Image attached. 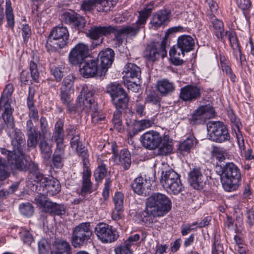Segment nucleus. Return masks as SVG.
<instances>
[{
    "label": "nucleus",
    "instance_id": "423d86ee",
    "mask_svg": "<svg viewBox=\"0 0 254 254\" xmlns=\"http://www.w3.org/2000/svg\"><path fill=\"white\" fill-rule=\"evenodd\" d=\"M209 139L214 142L223 143L230 139V134L223 123L210 121L207 124Z\"/></svg>",
    "mask_w": 254,
    "mask_h": 254
},
{
    "label": "nucleus",
    "instance_id": "72a5a7b5",
    "mask_svg": "<svg viewBox=\"0 0 254 254\" xmlns=\"http://www.w3.org/2000/svg\"><path fill=\"white\" fill-rule=\"evenodd\" d=\"M111 100L116 108V110H119V109L124 110L127 108L128 106L129 98L127 93L125 92V93L121 95L113 98Z\"/></svg>",
    "mask_w": 254,
    "mask_h": 254
},
{
    "label": "nucleus",
    "instance_id": "c9c22d12",
    "mask_svg": "<svg viewBox=\"0 0 254 254\" xmlns=\"http://www.w3.org/2000/svg\"><path fill=\"white\" fill-rule=\"evenodd\" d=\"M107 92L110 94L111 100L126 92L122 85L117 82L109 84L107 87Z\"/></svg>",
    "mask_w": 254,
    "mask_h": 254
},
{
    "label": "nucleus",
    "instance_id": "603ef678",
    "mask_svg": "<svg viewBox=\"0 0 254 254\" xmlns=\"http://www.w3.org/2000/svg\"><path fill=\"white\" fill-rule=\"evenodd\" d=\"M19 211L21 214L27 217H30L33 215L34 208L32 204L29 203H23L19 207Z\"/></svg>",
    "mask_w": 254,
    "mask_h": 254
},
{
    "label": "nucleus",
    "instance_id": "f257e3e1",
    "mask_svg": "<svg viewBox=\"0 0 254 254\" xmlns=\"http://www.w3.org/2000/svg\"><path fill=\"white\" fill-rule=\"evenodd\" d=\"M0 107L4 108V112L2 113L1 116L6 125L5 132L11 139L13 149V152H11L5 148H0V152L6 156L7 162L12 167L21 171L24 170L26 168L23 161L26 145L24 134L20 129L15 127L12 116L13 109L4 101L1 102Z\"/></svg>",
    "mask_w": 254,
    "mask_h": 254
},
{
    "label": "nucleus",
    "instance_id": "49530a36",
    "mask_svg": "<svg viewBox=\"0 0 254 254\" xmlns=\"http://www.w3.org/2000/svg\"><path fill=\"white\" fill-rule=\"evenodd\" d=\"M122 112L119 110H116L114 113L113 118L112 120L114 127L119 132L123 131L124 128L122 125V121L121 117Z\"/></svg>",
    "mask_w": 254,
    "mask_h": 254
},
{
    "label": "nucleus",
    "instance_id": "1a4fd4ad",
    "mask_svg": "<svg viewBox=\"0 0 254 254\" xmlns=\"http://www.w3.org/2000/svg\"><path fill=\"white\" fill-rule=\"evenodd\" d=\"M156 180V171L155 170L152 177H149L148 182L146 179H144L142 177L136 178L132 184V188L135 193L141 196H147L151 192L150 186L155 182Z\"/></svg>",
    "mask_w": 254,
    "mask_h": 254
},
{
    "label": "nucleus",
    "instance_id": "a211bd4d",
    "mask_svg": "<svg viewBox=\"0 0 254 254\" xmlns=\"http://www.w3.org/2000/svg\"><path fill=\"white\" fill-rule=\"evenodd\" d=\"M140 141L145 148L155 149L159 146V133L153 130L147 131L141 136Z\"/></svg>",
    "mask_w": 254,
    "mask_h": 254
},
{
    "label": "nucleus",
    "instance_id": "09e8293b",
    "mask_svg": "<svg viewBox=\"0 0 254 254\" xmlns=\"http://www.w3.org/2000/svg\"><path fill=\"white\" fill-rule=\"evenodd\" d=\"M171 12L170 9L164 8L160 10V26H165L170 20Z\"/></svg>",
    "mask_w": 254,
    "mask_h": 254
},
{
    "label": "nucleus",
    "instance_id": "a19ab883",
    "mask_svg": "<svg viewBox=\"0 0 254 254\" xmlns=\"http://www.w3.org/2000/svg\"><path fill=\"white\" fill-rule=\"evenodd\" d=\"M225 37L228 38L230 45L235 53L236 52H240V46L235 32L227 31L224 34V38Z\"/></svg>",
    "mask_w": 254,
    "mask_h": 254
},
{
    "label": "nucleus",
    "instance_id": "f704fd0d",
    "mask_svg": "<svg viewBox=\"0 0 254 254\" xmlns=\"http://www.w3.org/2000/svg\"><path fill=\"white\" fill-rule=\"evenodd\" d=\"M71 147L75 150L78 155L84 158L86 157L87 153L82 145L79 141V136L78 134H75L70 140Z\"/></svg>",
    "mask_w": 254,
    "mask_h": 254
},
{
    "label": "nucleus",
    "instance_id": "cd10ccee",
    "mask_svg": "<svg viewBox=\"0 0 254 254\" xmlns=\"http://www.w3.org/2000/svg\"><path fill=\"white\" fill-rule=\"evenodd\" d=\"M159 44L158 42H151L146 47L144 52V57L147 60L154 62L159 56Z\"/></svg>",
    "mask_w": 254,
    "mask_h": 254
},
{
    "label": "nucleus",
    "instance_id": "aec40b11",
    "mask_svg": "<svg viewBox=\"0 0 254 254\" xmlns=\"http://www.w3.org/2000/svg\"><path fill=\"white\" fill-rule=\"evenodd\" d=\"M140 238V235L135 234L129 236L123 245L115 249L116 254H132L131 247L135 245Z\"/></svg>",
    "mask_w": 254,
    "mask_h": 254
},
{
    "label": "nucleus",
    "instance_id": "6ab92c4d",
    "mask_svg": "<svg viewBox=\"0 0 254 254\" xmlns=\"http://www.w3.org/2000/svg\"><path fill=\"white\" fill-rule=\"evenodd\" d=\"M112 151L114 162L117 164L122 166L124 169H128L131 163V156L128 150L126 149H123L121 150L120 154L117 155V151L115 147H113Z\"/></svg>",
    "mask_w": 254,
    "mask_h": 254
},
{
    "label": "nucleus",
    "instance_id": "6e6d98bb",
    "mask_svg": "<svg viewBox=\"0 0 254 254\" xmlns=\"http://www.w3.org/2000/svg\"><path fill=\"white\" fill-rule=\"evenodd\" d=\"M50 244L45 239H41L38 243L39 254H48L50 250Z\"/></svg>",
    "mask_w": 254,
    "mask_h": 254
},
{
    "label": "nucleus",
    "instance_id": "ddd939ff",
    "mask_svg": "<svg viewBox=\"0 0 254 254\" xmlns=\"http://www.w3.org/2000/svg\"><path fill=\"white\" fill-rule=\"evenodd\" d=\"M201 89L195 85H187L180 89V99L185 102L191 103L200 98Z\"/></svg>",
    "mask_w": 254,
    "mask_h": 254
},
{
    "label": "nucleus",
    "instance_id": "393cba45",
    "mask_svg": "<svg viewBox=\"0 0 254 254\" xmlns=\"http://www.w3.org/2000/svg\"><path fill=\"white\" fill-rule=\"evenodd\" d=\"M197 141L193 135H190L180 142L178 147L179 152L183 155L188 154L197 144Z\"/></svg>",
    "mask_w": 254,
    "mask_h": 254
},
{
    "label": "nucleus",
    "instance_id": "4d7b16f0",
    "mask_svg": "<svg viewBox=\"0 0 254 254\" xmlns=\"http://www.w3.org/2000/svg\"><path fill=\"white\" fill-rule=\"evenodd\" d=\"M71 90L67 89L65 88H62L61 89V99L62 103L64 105H68L69 103L71 102V99L70 98V91Z\"/></svg>",
    "mask_w": 254,
    "mask_h": 254
},
{
    "label": "nucleus",
    "instance_id": "864d4df0",
    "mask_svg": "<svg viewBox=\"0 0 254 254\" xmlns=\"http://www.w3.org/2000/svg\"><path fill=\"white\" fill-rule=\"evenodd\" d=\"M47 212L53 213L57 215H63L65 213V208L64 205L57 204L52 202V205Z\"/></svg>",
    "mask_w": 254,
    "mask_h": 254
},
{
    "label": "nucleus",
    "instance_id": "774afa93",
    "mask_svg": "<svg viewBox=\"0 0 254 254\" xmlns=\"http://www.w3.org/2000/svg\"><path fill=\"white\" fill-rule=\"evenodd\" d=\"M22 35L25 42H26L31 34L30 27L28 24H23L22 28Z\"/></svg>",
    "mask_w": 254,
    "mask_h": 254
},
{
    "label": "nucleus",
    "instance_id": "a18cd8bd",
    "mask_svg": "<svg viewBox=\"0 0 254 254\" xmlns=\"http://www.w3.org/2000/svg\"><path fill=\"white\" fill-rule=\"evenodd\" d=\"M155 91H151L145 98V102L157 105L159 101V81L156 82Z\"/></svg>",
    "mask_w": 254,
    "mask_h": 254
},
{
    "label": "nucleus",
    "instance_id": "ea45409f",
    "mask_svg": "<svg viewBox=\"0 0 254 254\" xmlns=\"http://www.w3.org/2000/svg\"><path fill=\"white\" fill-rule=\"evenodd\" d=\"M183 185L181 183L180 177H178L176 180L173 181L172 183L169 184V186L167 187L164 189L170 193L178 194L183 190Z\"/></svg>",
    "mask_w": 254,
    "mask_h": 254
},
{
    "label": "nucleus",
    "instance_id": "c03bdc74",
    "mask_svg": "<svg viewBox=\"0 0 254 254\" xmlns=\"http://www.w3.org/2000/svg\"><path fill=\"white\" fill-rule=\"evenodd\" d=\"M39 147L43 157L45 159L48 160L52 153V145L43 140L40 142Z\"/></svg>",
    "mask_w": 254,
    "mask_h": 254
},
{
    "label": "nucleus",
    "instance_id": "58836bf2",
    "mask_svg": "<svg viewBox=\"0 0 254 254\" xmlns=\"http://www.w3.org/2000/svg\"><path fill=\"white\" fill-rule=\"evenodd\" d=\"M55 250L52 254H70L69 244L64 241H59L54 245Z\"/></svg>",
    "mask_w": 254,
    "mask_h": 254
},
{
    "label": "nucleus",
    "instance_id": "bb28decb",
    "mask_svg": "<svg viewBox=\"0 0 254 254\" xmlns=\"http://www.w3.org/2000/svg\"><path fill=\"white\" fill-rule=\"evenodd\" d=\"M64 123L59 120L55 126L52 139L56 142V145L64 144Z\"/></svg>",
    "mask_w": 254,
    "mask_h": 254
},
{
    "label": "nucleus",
    "instance_id": "bf43d9fd",
    "mask_svg": "<svg viewBox=\"0 0 254 254\" xmlns=\"http://www.w3.org/2000/svg\"><path fill=\"white\" fill-rule=\"evenodd\" d=\"M30 69L31 71V77L35 82H39V73L37 69L36 63L33 61L30 62Z\"/></svg>",
    "mask_w": 254,
    "mask_h": 254
},
{
    "label": "nucleus",
    "instance_id": "9d476101",
    "mask_svg": "<svg viewBox=\"0 0 254 254\" xmlns=\"http://www.w3.org/2000/svg\"><path fill=\"white\" fill-rule=\"evenodd\" d=\"M214 108L210 105L199 107L191 115V121L193 124H203L207 120L215 116Z\"/></svg>",
    "mask_w": 254,
    "mask_h": 254
},
{
    "label": "nucleus",
    "instance_id": "f8f14e48",
    "mask_svg": "<svg viewBox=\"0 0 254 254\" xmlns=\"http://www.w3.org/2000/svg\"><path fill=\"white\" fill-rule=\"evenodd\" d=\"M79 64V72L84 77L89 78L97 76L100 77V75L99 66L98 67L96 61L94 59L84 60Z\"/></svg>",
    "mask_w": 254,
    "mask_h": 254
},
{
    "label": "nucleus",
    "instance_id": "c85d7f7f",
    "mask_svg": "<svg viewBox=\"0 0 254 254\" xmlns=\"http://www.w3.org/2000/svg\"><path fill=\"white\" fill-rule=\"evenodd\" d=\"M45 191L48 195L54 196L61 191V187L59 181L55 178L50 177L44 186Z\"/></svg>",
    "mask_w": 254,
    "mask_h": 254
},
{
    "label": "nucleus",
    "instance_id": "20e7f679",
    "mask_svg": "<svg viewBox=\"0 0 254 254\" xmlns=\"http://www.w3.org/2000/svg\"><path fill=\"white\" fill-rule=\"evenodd\" d=\"M241 179V172L238 167L233 162L227 163L222 168L220 175L221 182L224 189L227 191L237 190Z\"/></svg>",
    "mask_w": 254,
    "mask_h": 254
},
{
    "label": "nucleus",
    "instance_id": "5701e85b",
    "mask_svg": "<svg viewBox=\"0 0 254 254\" xmlns=\"http://www.w3.org/2000/svg\"><path fill=\"white\" fill-rule=\"evenodd\" d=\"M173 143L170 138L168 131L164 133L163 137L160 136V155L166 156L170 154L173 150Z\"/></svg>",
    "mask_w": 254,
    "mask_h": 254
},
{
    "label": "nucleus",
    "instance_id": "e433bc0d",
    "mask_svg": "<svg viewBox=\"0 0 254 254\" xmlns=\"http://www.w3.org/2000/svg\"><path fill=\"white\" fill-rule=\"evenodd\" d=\"M175 87L172 82L168 79H164L160 80V96H165L172 93Z\"/></svg>",
    "mask_w": 254,
    "mask_h": 254
},
{
    "label": "nucleus",
    "instance_id": "2f4dec72",
    "mask_svg": "<svg viewBox=\"0 0 254 254\" xmlns=\"http://www.w3.org/2000/svg\"><path fill=\"white\" fill-rule=\"evenodd\" d=\"M172 202L165 194L160 193V217L162 216L171 209Z\"/></svg>",
    "mask_w": 254,
    "mask_h": 254
},
{
    "label": "nucleus",
    "instance_id": "7c9ffc66",
    "mask_svg": "<svg viewBox=\"0 0 254 254\" xmlns=\"http://www.w3.org/2000/svg\"><path fill=\"white\" fill-rule=\"evenodd\" d=\"M124 72L127 78H137L139 79L140 77L141 71L140 68L136 64L132 63H128L126 65L124 68Z\"/></svg>",
    "mask_w": 254,
    "mask_h": 254
},
{
    "label": "nucleus",
    "instance_id": "052dcab7",
    "mask_svg": "<svg viewBox=\"0 0 254 254\" xmlns=\"http://www.w3.org/2000/svg\"><path fill=\"white\" fill-rule=\"evenodd\" d=\"M27 145L29 147L36 146L38 141V134L36 131L27 133Z\"/></svg>",
    "mask_w": 254,
    "mask_h": 254
},
{
    "label": "nucleus",
    "instance_id": "f03ea898",
    "mask_svg": "<svg viewBox=\"0 0 254 254\" xmlns=\"http://www.w3.org/2000/svg\"><path fill=\"white\" fill-rule=\"evenodd\" d=\"M151 13L150 8H145L139 12L138 19L136 21L137 25L127 26L120 29L114 27H93L87 33V36L95 40L93 42V48L100 45L102 42L103 36H106L111 33L115 34L116 45L119 46L122 43L125 37L135 36L139 31L138 25L144 24L146 20Z\"/></svg>",
    "mask_w": 254,
    "mask_h": 254
},
{
    "label": "nucleus",
    "instance_id": "5fc2aeb1",
    "mask_svg": "<svg viewBox=\"0 0 254 254\" xmlns=\"http://www.w3.org/2000/svg\"><path fill=\"white\" fill-rule=\"evenodd\" d=\"M98 0H84L81 9L85 12L91 11L96 6Z\"/></svg>",
    "mask_w": 254,
    "mask_h": 254
},
{
    "label": "nucleus",
    "instance_id": "dca6fc26",
    "mask_svg": "<svg viewBox=\"0 0 254 254\" xmlns=\"http://www.w3.org/2000/svg\"><path fill=\"white\" fill-rule=\"evenodd\" d=\"M146 210L153 222H157L159 217V193L150 196L147 199Z\"/></svg>",
    "mask_w": 254,
    "mask_h": 254
},
{
    "label": "nucleus",
    "instance_id": "3c124183",
    "mask_svg": "<svg viewBox=\"0 0 254 254\" xmlns=\"http://www.w3.org/2000/svg\"><path fill=\"white\" fill-rule=\"evenodd\" d=\"M206 2L207 3L209 7L206 12V14L208 18H210V17H215L218 8V4L213 0H206Z\"/></svg>",
    "mask_w": 254,
    "mask_h": 254
},
{
    "label": "nucleus",
    "instance_id": "8fccbe9b",
    "mask_svg": "<svg viewBox=\"0 0 254 254\" xmlns=\"http://www.w3.org/2000/svg\"><path fill=\"white\" fill-rule=\"evenodd\" d=\"M96 6L98 11L107 12L114 6V4L111 0H98Z\"/></svg>",
    "mask_w": 254,
    "mask_h": 254
},
{
    "label": "nucleus",
    "instance_id": "69168bd1",
    "mask_svg": "<svg viewBox=\"0 0 254 254\" xmlns=\"http://www.w3.org/2000/svg\"><path fill=\"white\" fill-rule=\"evenodd\" d=\"M154 124V120L153 119H152L151 120H143L140 121H138L137 123V124L140 127L139 131H141L142 130L151 127Z\"/></svg>",
    "mask_w": 254,
    "mask_h": 254
},
{
    "label": "nucleus",
    "instance_id": "4c0bfd02",
    "mask_svg": "<svg viewBox=\"0 0 254 254\" xmlns=\"http://www.w3.org/2000/svg\"><path fill=\"white\" fill-rule=\"evenodd\" d=\"M35 201L42 211L45 212L49 210V208L52 205V202L49 201L45 195L42 194H39L35 197Z\"/></svg>",
    "mask_w": 254,
    "mask_h": 254
},
{
    "label": "nucleus",
    "instance_id": "f3484780",
    "mask_svg": "<svg viewBox=\"0 0 254 254\" xmlns=\"http://www.w3.org/2000/svg\"><path fill=\"white\" fill-rule=\"evenodd\" d=\"M189 182L194 189L201 190L205 185L206 178L200 168H194L189 174Z\"/></svg>",
    "mask_w": 254,
    "mask_h": 254
},
{
    "label": "nucleus",
    "instance_id": "0e129e2a",
    "mask_svg": "<svg viewBox=\"0 0 254 254\" xmlns=\"http://www.w3.org/2000/svg\"><path fill=\"white\" fill-rule=\"evenodd\" d=\"M134 115L131 112L127 113L126 115V124L127 126L130 129L131 127L134 125L135 124H137L135 118H134Z\"/></svg>",
    "mask_w": 254,
    "mask_h": 254
},
{
    "label": "nucleus",
    "instance_id": "2eb2a0df",
    "mask_svg": "<svg viewBox=\"0 0 254 254\" xmlns=\"http://www.w3.org/2000/svg\"><path fill=\"white\" fill-rule=\"evenodd\" d=\"M62 19L65 23L78 30L83 29L85 25L83 17L73 11L64 12L62 15Z\"/></svg>",
    "mask_w": 254,
    "mask_h": 254
},
{
    "label": "nucleus",
    "instance_id": "79ce46f5",
    "mask_svg": "<svg viewBox=\"0 0 254 254\" xmlns=\"http://www.w3.org/2000/svg\"><path fill=\"white\" fill-rule=\"evenodd\" d=\"M169 55L171 63L174 65L177 66L181 65L184 64V61L182 59L183 57L182 56L181 52H178L177 53L175 47L171 48L169 51Z\"/></svg>",
    "mask_w": 254,
    "mask_h": 254
},
{
    "label": "nucleus",
    "instance_id": "412c9836",
    "mask_svg": "<svg viewBox=\"0 0 254 254\" xmlns=\"http://www.w3.org/2000/svg\"><path fill=\"white\" fill-rule=\"evenodd\" d=\"M177 46L181 51L182 57H184L185 52H189L193 49L194 41L189 35H182L178 39Z\"/></svg>",
    "mask_w": 254,
    "mask_h": 254
},
{
    "label": "nucleus",
    "instance_id": "680f3d73",
    "mask_svg": "<svg viewBox=\"0 0 254 254\" xmlns=\"http://www.w3.org/2000/svg\"><path fill=\"white\" fill-rule=\"evenodd\" d=\"M124 195L121 192L115 193L113 197V202L115 207H124Z\"/></svg>",
    "mask_w": 254,
    "mask_h": 254
},
{
    "label": "nucleus",
    "instance_id": "13d9d810",
    "mask_svg": "<svg viewBox=\"0 0 254 254\" xmlns=\"http://www.w3.org/2000/svg\"><path fill=\"white\" fill-rule=\"evenodd\" d=\"M124 207H115L112 213V218L115 221L123 219L124 217Z\"/></svg>",
    "mask_w": 254,
    "mask_h": 254
},
{
    "label": "nucleus",
    "instance_id": "37998d69",
    "mask_svg": "<svg viewBox=\"0 0 254 254\" xmlns=\"http://www.w3.org/2000/svg\"><path fill=\"white\" fill-rule=\"evenodd\" d=\"M107 173L106 165L103 163L99 165L94 172V176L96 182H101Z\"/></svg>",
    "mask_w": 254,
    "mask_h": 254
},
{
    "label": "nucleus",
    "instance_id": "4468645a",
    "mask_svg": "<svg viewBox=\"0 0 254 254\" xmlns=\"http://www.w3.org/2000/svg\"><path fill=\"white\" fill-rule=\"evenodd\" d=\"M115 53L111 49H106L101 51L98 56V62L100 69V75H105L108 69L112 64Z\"/></svg>",
    "mask_w": 254,
    "mask_h": 254
},
{
    "label": "nucleus",
    "instance_id": "338daca9",
    "mask_svg": "<svg viewBox=\"0 0 254 254\" xmlns=\"http://www.w3.org/2000/svg\"><path fill=\"white\" fill-rule=\"evenodd\" d=\"M73 79L74 77L72 75L69 74L67 75L64 79L62 88H65L67 89L71 90L73 83Z\"/></svg>",
    "mask_w": 254,
    "mask_h": 254
},
{
    "label": "nucleus",
    "instance_id": "4be33fe9",
    "mask_svg": "<svg viewBox=\"0 0 254 254\" xmlns=\"http://www.w3.org/2000/svg\"><path fill=\"white\" fill-rule=\"evenodd\" d=\"M91 172L88 167H85L82 172V183L79 194L84 196L92 191V183L90 181Z\"/></svg>",
    "mask_w": 254,
    "mask_h": 254
},
{
    "label": "nucleus",
    "instance_id": "b1692460",
    "mask_svg": "<svg viewBox=\"0 0 254 254\" xmlns=\"http://www.w3.org/2000/svg\"><path fill=\"white\" fill-rule=\"evenodd\" d=\"M208 20L210 22L213 28V31L214 35L217 38L223 42V43L225 41V38H224V24L223 22L215 17L208 18Z\"/></svg>",
    "mask_w": 254,
    "mask_h": 254
},
{
    "label": "nucleus",
    "instance_id": "6e6552de",
    "mask_svg": "<svg viewBox=\"0 0 254 254\" xmlns=\"http://www.w3.org/2000/svg\"><path fill=\"white\" fill-rule=\"evenodd\" d=\"M95 233L98 238L103 243L113 242L119 237L118 233L115 229L102 223H99L96 226Z\"/></svg>",
    "mask_w": 254,
    "mask_h": 254
},
{
    "label": "nucleus",
    "instance_id": "a878e982",
    "mask_svg": "<svg viewBox=\"0 0 254 254\" xmlns=\"http://www.w3.org/2000/svg\"><path fill=\"white\" fill-rule=\"evenodd\" d=\"M180 176L172 169L169 168L168 170L162 171L161 178L160 179V183L162 187L165 189L169 186V184L176 180Z\"/></svg>",
    "mask_w": 254,
    "mask_h": 254
},
{
    "label": "nucleus",
    "instance_id": "9b49d317",
    "mask_svg": "<svg viewBox=\"0 0 254 254\" xmlns=\"http://www.w3.org/2000/svg\"><path fill=\"white\" fill-rule=\"evenodd\" d=\"M88 55V46L84 43H80L70 51L68 56L69 61L73 65L78 64L84 61Z\"/></svg>",
    "mask_w": 254,
    "mask_h": 254
},
{
    "label": "nucleus",
    "instance_id": "e2e57ef3",
    "mask_svg": "<svg viewBox=\"0 0 254 254\" xmlns=\"http://www.w3.org/2000/svg\"><path fill=\"white\" fill-rule=\"evenodd\" d=\"M51 72L57 82L60 81L63 77V72L61 67H53L51 69Z\"/></svg>",
    "mask_w": 254,
    "mask_h": 254
},
{
    "label": "nucleus",
    "instance_id": "0eeeda50",
    "mask_svg": "<svg viewBox=\"0 0 254 254\" xmlns=\"http://www.w3.org/2000/svg\"><path fill=\"white\" fill-rule=\"evenodd\" d=\"M69 39V32L65 26H58L53 28L47 41L48 45L55 49H62L65 46Z\"/></svg>",
    "mask_w": 254,
    "mask_h": 254
},
{
    "label": "nucleus",
    "instance_id": "39448f33",
    "mask_svg": "<svg viewBox=\"0 0 254 254\" xmlns=\"http://www.w3.org/2000/svg\"><path fill=\"white\" fill-rule=\"evenodd\" d=\"M92 234L90 223H81L72 230L71 237L72 246L74 248L83 246L91 240Z\"/></svg>",
    "mask_w": 254,
    "mask_h": 254
},
{
    "label": "nucleus",
    "instance_id": "c756f323",
    "mask_svg": "<svg viewBox=\"0 0 254 254\" xmlns=\"http://www.w3.org/2000/svg\"><path fill=\"white\" fill-rule=\"evenodd\" d=\"M5 15L6 20V27L13 30L15 26V18L10 0H5Z\"/></svg>",
    "mask_w": 254,
    "mask_h": 254
},
{
    "label": "nucleus",
    "instance_id": "473e14b6",
    "mask_svg": "<svg viewBox=\"0 0 254 254\" xmlns=\"http://www.w3.org/2000/svg\"><path fill=\"white\" fill-rule=\"evenodd\" d=\"M7 170L8 167L5 159L0 157V187L2 185V181L7 178L9 176ZM5 195L6 192L0 190V197Z\"/></svg>",
    "mask_w": 254,
    "mask_h": 254
},
{
    "label": "nucleus",
    "instance_id": "de8ad7c7",
    "mask_svg": "<svg viewBox=\"0 0 254 254\" xmlns=\"http://www.w3.org/2000/svg\"><path fill=\"white\" fill-rule=\"evenodd\" d=\"M211 154L219 162L224 161L227 156V153L222 148L217 146L213 147Z\"/></svg>",
    "mask_w": 254,
    "mask_h": 254
},
{
    "label": "nucleus",
    "instance_id": "7ed1b4c3",
    "mask_svg": "<svg viewBox=\"0 0 254 254\" xmlns=\"http://www.w3.org/2000/svg\"><path fill=\"white\" fill-rule=\"evenodd\" d=\"M94 93L93 89H87L85 91L83 87L81 94L77 98V107L86 113H91L92 122L96 124L104 120L105 117L97 109V104L93 98Z\"/></svg>",
    "mask_w": 254,
    "mask_h": 254
}]
</instances>
